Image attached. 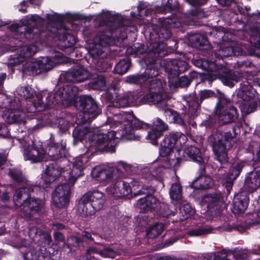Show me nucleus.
I'll return each instance as SVG.
<instances>
[{
    "label": "nucleus",
    "mask_w": 260,
    "mask_h": 260,
    "mask_svg": "<svg viewBox=\"0 0 260 260\" xmlns=\"http://www.w3.org/2000/svg\"><path fill=\"white\" fill-rule=\"evenodd\" d=\"M108 122L112 127L122 124L123 128L118 131H111L107 134L102 133L98 129L92 131L93 135L89 138V141H92L95 149L99 151H113L118 139L122 141L140 140V137L134 134V128L147 129L150 126L149 124L136 118L132 113L126 112L115 114L112 118L108 119Z\"/></svg>",
    "instance_id": "f257e3e1"
},
{
    "label": "nucleus",
    "mask_w": 260,
    "mask_h": 260,
    "mask_svg": "<svg viewBox=\"0 0 260 260\" xmlns=\"http://www.w3.org/2000/svg\"><path fill=\"white\" fill-rule=\"evenodd\" d=\"M117 168L97 166L91 171L92 177L96 181L104 184H110L106 188L107 192L114 197H128L132 193L129 184L118 179L123 173H132L135 168L130 164L119 161Z\"/></svg>",
    "instance_id": "f03ea898"
},
{
    "label": "nucleus",
    "mask_w": 260,
    "mask_h": 260,
    "mask_svg": "<svg viewBox=\"0 0 260 260\" xmlns=\"http://www.w3.org/2000/svg\"><path fill=\"white\" fill-rule=\"evenodd\" d=\"M66 147V142L62 140L56 144L51 140L45 150L42 146V142L32 141L31 145L24 148L23 157L25 160H29L32 163L56 160L66 156L67 154Z\"/></svg>",
    "instance_id": "7ed1b4c3"
},
{
    "label": "nucleus",
    "mask_w": 260,
    "mask_h": 260,
    "mask_svg": "<svg viewBox=\"0 0 260 260\" xmlns=\"http://www.w3.org/2000/svg\"><path fill=\"white\" fill-rule=\"evenodd\" d=\"M107 25L110 30L99 32L94 38L93 42L89 44L87 48L90 56L94 59L103 58L106 56L105 52L106 47L108 45H120L121 42L125 36L123 35L117 39L112 37V34L116 26H121L123 25L121 21L123 19L121 16L117 15L115 18L108 17Z\"/></svg>",
    "instance_id": "20e7f679"
},
{
    "label": "nucleus",
    "mask_w": 260,
    "mask_h": 260,
    "mask_svg": "<svg viewBox=\"0 0 260 260\" xmlns=\"http://www.w3.org/2000/svg\"><path fill=\"white\" fill-rule=\"evenodd\" d=\"M181 25L180 21H176L174 18H167L161 22V27L159 31H154L150 35V46L145 57L146 63L153 64L157 56H161V51L165 48L163 41L169 38L171 34L170 28L179 27Z\"/></svg>",
    "instance_id": "39448f33"
},
{
    "label": "nucleus",
    "mask_w": 260,
    "mask_h": 260,
    "mask_svg": "<svg viewBox=\"0 0 260 260\" xmlns=\"http://www.w3.org/2000/svg\"><path fill=\"white\" fill-rule=\"evenodd\" d=\"M79 91L78 88L74 85H67L64 87L58 88L53 93H49L46 98L47 102L44 103L42 96L38 95L37 103H33L31 107L27 110L29 112H35L36 110L41 111L46 107H49L52 104H61L68 106L76 100Z\"/></svg>",
    "instance_id": "423d86ee"
},
{
    "label": "nucleus",
    "mask_w": 260,
    "mask_h": 260,
    "mask_svg": "<svg viewBox=\"0 0 260 260\" xmlns=\"http://www.w3.org/2000/svg\"><path fill=\"white\" fill-rule=\"evenodd\" d=\"M188 68L187 63L182 60L173 59L169 61L166 68L168 74L169 83L170 87L175 88L188 86L191 82L192 79L197 78L198 74L192 72L188 76H183L178 78V76L184 72Z\"/></svg>",
    "instance_id": "0eeeda50"
},
{
    "label": "nucleus",
    "mask_w": 260,
    "mask_h": 260,
    "mask_svg": "<svg viewBox=\"0 0 260 260\" xmlns=\"http://www.w3.org/2000/svg\"><path fill=\"white\" fill-rule=\"evenodd\" d=\"M235 133L233 132L221 133L216 132L209 137V141L213 143V149L216 159L221 164L228 160L226 150L232 146L235 141Z\"/></svg>",
    "instance_id": "6e6552de"
},
{
    "label": "nucleus",
    "mask_w": 260,
    "mask_h": 260,
    "mask_svg": "<svg viewBox=\"0 0 260 260\" xmlns=\"http://www.w3.org/2000/svg\"><path fill=\"white\" fill-rule=\"evenodd\" d=\"M104 202V196L102 192L96 190L88 192L81 197L77 210L82 215L91 216L103 208Z\"/></svg>",
    "instance_id": "1a4fd4ad"
},
{
    "label": "nucleus",
    "mask_w": 260,
    "mask_h": 260,
    "mask_svg": "<svg viewBox=\"0 0 260 260\" xmlns=\"http://www.w3.org/2000/svg\"><path fill=\"white\" fill-rule=\"evenodd\" d=\"M237 95L241 99L240 106L243 113L248 114L255 110L257 96L255 90L247 82L241 84V89Z\"/></svg>",
    "instance_id": "9d476101"
},
{
    "label": "nucleus",
    "mask_w": 260,
    "mask_h": 260,
    "mask_svg": "<svg viewBox=\"0 0 260 260\" xmlns=\"http://www.w3.org/2000/svg\"><path fill=\"white\" fill-rule=\"evenodd\" d=\"M47 18L50 23L48 26V29L52 33L56 34L58 39L61 41V46L62 47L68 48L72 47L76 43L75 38L68 32V31L62 26L58 28L55 26H52L51 23L55 25L57 23H60L61 18L59 15L57 14H47Z\"/></svg>",
    "instance_id": "9b49d317"
},
{
    "label": "nucleus",
    "mask_w": 260,
    "mask_h": 260,
    "mask_svg": "<svg viewBox=\"0 0 260 260\" xmlns=\"http://www.w3.org/2000/svg\"><path fill=\"white\" fill-rule=\"evenodd\" d=\"M166 83L161 80L153 79L149 86V93L144 96L141 100L142 104H157L161 102L165 97L164 94Z\"/></svg>",
    "instance_id": "f8f14e48"
},
{
    "label": "nucleus",
    "mask_w": 260,
    "mask_h": 260,
    "mask_svg": "<svg viewBox=\"0 0 260 260\" xmlns=\"http://www.w3.org/2000/svg\"><path fill=\"white\" fill-rule=\"evenodd\" d=\"M59 63V61L55 57H43L40 59L26 63L24 66V71L30 72L32 75H38L51 70Z\"/></svg>",
    "instance_id": "ddd939ff"
},
{
    "label": "nucleus",
    "mask_w": 260,
    "mask_h": 260,
    "mask_svg": "<svg viewBox=\"0 0 260 260\" xmlns=\"http://www.w3.org/2000/svg\"><path fill=\"white\" fill-rule=\"evenodd\" d=\"M81 112L79 116L82 117L81 122H90L91 119L96 117L101 113L94 100L89 96H81Z\"/></svg>",
    "instance_id": "4468645a"
},
{
    "label": "nucleus",
    "mask_w": 260,
    "mask_h": 260,
    "mask_svg": "<svg viewBox=\"0 0 260 260\" xmlns=\"http://www.w3.org/2000/svg\"><path fill=\"white\" fill-rule=\"evenodd\" d=\"M216 112L221 124L232 122L238 117L236 109L231 105L229 101L224 98L220 100Z\"/></svg>",
    "instance_id": "2eb2a0df"
},
{
    "label": "nucleus",
    "mask_w": 260,
    "mask_h": 260,
    "mask_svg": "<svg viewBox=\"0 0 260 260\" xmlns=\"http://www.w3.org/2000/svg\"><path fill=\"white\" fill-rule=\"evenodd\" d=\"M186 139L185 136L179 132L172 133L167 135L160 144V155L164 157L170 155L175 145L184 143Z\"/></svg>",
    "instance_id": "dca6fc26"
},
{
    "label": "nucleus",
    "mask_w": 260,
    "mask_h": 260,
    "mask_svg": "<svg viewBox=\"0 0 260 260\" xmlns=\"http://www.w3.org/2000/svg\"><path fill=\"white\" fill-rule=\"evenodd\" d=\"M71 193V185L69 184L58 185L52 193L54 205L58 208L66 207L69 204Z\"/></svg>",
    "instance_id": "f3484780"
},
{
    "label": "nucleus",
    "mask_w": 260,
    "mask_h": 260,
    "mask_svg": "<svg viewBox=\"0 0 260 260\" xmlns=\"http://www.w3.org/2000/svg\"><path fill=\"white\" fill-rule=\"evenodd\" d=\"M38 48L35 45L20 46L13 49L16 53L11 55L9 58V64L11 66H16L23 62L25 60L35 54Z\"/></svg>",
    "instance_id": "a211bd4d"
},
{
    "label": "nucleus",
    "mask_w": 260,
    "mask_h": 260,
    "mask_svg": "<svg viewBox=\"0 0 260 260\" xmlns=\"http://www.w3.org/2000/svg\"><path fill=\"white\" fill-rule=\"evenodd\" d=\"M31 21L30 23H28L31 25V27L25 25H20L17 24H14L10 26V29L17 33L22 34L23 31H25L24 36L28 39H34L39 36V29L37 27H35L36 22L41 20L40 17L38 15H31L29 17Z\"/></svg>",
    "instance_id": "6ab92c4d"
},
{
    "label": "nucleus",
    "mask_w": 260,
    "mask_h": 260,
    "mask_svg": "<svg viewBox=\"0 0 260 260\" xmlns=\"http://www.w3.org/2000/svg\"><path fill=\"white\" fill-rule=\"evenodd\" d=\"M44 204V202L39 199L29 197L20 205L21 216L25 218L30 217L41 211Z\"/></svg>",
    "instance_id": "aec40b11"
},
{
    "label": "nucleus",
    "mask_w": 260,
    "mask_h": 260,
    "mask_svg": "<svg viewBox=\"0 0 260 260\" xmlns=\"http://www.w3.org/2000/svg\"><path fill=\"white\" fill-rule=\"evenodd\" d=\"M83 157L77 158L72 164V169L70 166L69 169H64L63 172L64 179L73 185L78 178L83 175Z\"/></svg>",
    "instance_id": "412c9836"
},
{
    "label": "nucleus",
    "mask_w": 260,
    "mask_h": 260,
    "mask_svg": "<svg viewBox=\"0 0 260 260\" xmlns=\"http://www.w3.org/2000/svg\"><path fill=\"white\" fill-rule=\"evenodd\" d=\"M215 94L213 91L208 89L200 91L199 93V100L196 94L192 93L190 94L188 99L187 100L188 105L189 113L192 115H196L200 109V107L202 101L204 100L213 97L215 96Z\"/></svg>",
    "instance_id": "4be33fe9"
},
{
    "label": "nucleus",
    "mask_w": 260,
    "mask_h": 260,
    "mask_svg": "<svg viewBox=\"0 0 260 260\" xmlns=\"http://www.w3.org/2000/svg\"><path fill=\"white\" fill-rule=\"evenodd\" d=\"M63 171H64V168L57 164L49 165L46 169L45 172L42 175L41 182L42 186L47 187L61 175L63 176Z\"/></svg>",
    "instance_id": "5701e85b"
},
{
    "label": "nucleus",
    "mask_w": 260,
    "mask_h": 260,
    "mask_svg": "<svg viewBox=\"0 0 260 260\" xmlns=\"http://www.w3.org/2000/svg\"><path fill=\"white\" fill-rule=\"evenodd\" d=\"M92 74L89 70L83 66L70 69L66 75V79L73 83H82L89 80Z\"/></svg>",
    "instance_id": "b1692460"
},
{
    "label": "nucleus",
    "mask_w": 260,
    "mask_h": 260,
    "mask_svg": "<svg viewBox=\"0 0 260 260\" xmlns=\"http://www.w3.org/2000/svg\"><path fill=\"white\" fill-rule=\"evenodd\" d=\"M243 161L238 162L234 164L230 168L229 174L222 179L221 182L228 192H230L233 184L234 181L239 176L240 172L245 166Z\"/></svg>",
    "instance_id": "393cba45"
},
{
    "label": "nucleus",
    "mask_w": 260,
    "mask_h": 260,
    "mask_svg": "<svg viewBox=\"0 0 260 260\" xmlns=\"http://www.w3.org/2000/svg\"><path fill=\"white\" fill-rule=\"evenodd\" d=\"M138 99L137 95L132 92L125 93L123 95L118 94L107 106L108 111L112 112L113 107H124L133 104Z\"/></svg>",
    "instance_id": "a878e982"
},
{
    "label": "nucleus",
    "mask_w": 260,
    "mask_h": 260,
    "mask_svg": "<svg viewBox=\"0 0 260 260\" xmlns=\"http://www.w3.org/2000/svg\"><path fill=\"white\" fill-rule=\"evenodd\" d=\"M235 43L233 42H223L218 46V49L216 50L215 55L218 58H223L232 55H240L242 53V51L238 46H235Z\"/></svg>",
    "instance_id": "bb28decb"
},
{
    "label": "nucleus",
    "mask_w": 260,
    "mask_h": 260,
    "mask_svg": "<svg viewBox=\"0 0 260 260\" xmlns=\"http://www.w3.org/2000/svg\"><path fill=\"white\" fill-rule=\"evenodd\" d=\"M158 75V72L153 67L147 69L144 74L128 76L126 78L125 81L130 84H142L145 83L149 78H153Z\"/></svg>",
    "instance_id": "cd10ccee"
},
{
    "label": "nucleus",
    "mask_w": 260,
    "mask_h": 260,
    "mask_svg": "<svg viewBox=\"0 0 260 260\" xmlns=\"http://www.w3.org/2000/svg\"><path fill=\"white\" fill-rule=\"evenodd\" d=\"M244 186L250 191H253L260 186V166L246 177Z\"/></svg>",
    "instance_id": "c85d7f7f"
},
{
    "label": "nucleus",
    "mask_w": 260,
    "mask_h": 260,
    "mask_svg": "<svg viewBox=\"0 0 260 260\" xmlns=\"http://www.w3.org/2000/svg\"><path fill=\"white\" fill-rule=\"evenodd\" d=\"M157 199L151 194H147L146 197L141 198L138 201L137 205L142 212L151 211L159 205Z\"/></svg>",
    "instance_id": "c756f323"
},
{
    "label": "nucleus",
    "mask_w": 260,
    "mask_h": 260,
    "mask_svg": "<svg viewBox=\"0 0 260 260\" xmlns=\"http://www.w3.org/2000/svg\"><path fill=\"white\" fill-rule=\"evenodd\" d=\"M249 198L247 193L241 192L235 197L233 205L234 212L236 213L243 212L248 205Z\"/></svg>",
    "instance_id": "7c9ffc66"
},
{
    "label": "nucleus",
    "mask_w": 260,
    "mask_h": 260,
    "mask_svg": "<svg viewBox=\"0 0 260 260\" xmlns=\"http://www.w3.org/2000/svg\"><path fill=\"white\" fill-rule=\"evenodd\" d=\"M87 255L90 257H94V254H99L105 258H114L119 254V252L115 251L110 247H105L102 250H98L94 248H90L87 250Z\"/></svg>",
    "instance_id": "2f4dec72"
},
{
    "label": "nucleus",
    "mask_w": 260,
    "mask_h": 260,
    "mask_svg": "<svg viewBox=\"0 0 260 260\" xmlns=\"http://www.w3.org/2000/svg\"><path fill=\"white\" fill-rule=\"evenodd\" d=\"M183 156L186 159H190L200 164L204 161L200 149L194 146H190L185 148L183 151Z\"/></svg>",
    "instance_id": "473e14b6"
},
{
    "label": "nucleus",
    "mask_w": 260,
    "mask_h": 260,
    "mask_svg": "<svg viewBox=\"0 0 260 260\" xmlns=\"http://www.w3.org/2000/svg\"><path fill=\"white\" fill-rule=\"evenodd\" d=\"M93 132L89 129L87 125H78L73 132V137L74 139V143L80 141L86 138H91L93 135Z\"/></svg>",
    "instance_id": "72a5a7b5"
},
{
    "label": "nucleus",
    "mask_w": 260,
    "mask_h": 260,
    "mask_svg": "<svg viewBox=\"0 0 260 260\" xmlns=\"http://www.w3.org/2000/svg\"><path fill=\"white\" fill-rule=\"evenodd\" d=\"M6 116V120L9 123H24L25 122V114L18 110L12 109L8 111Z\"/></svg>",
    "instance_id": "f704fd0d"
},
{
    "label": "nucleus",
    "mask_w": 260,
    "mask_h": 260,
    "mask_svg": "<svg viewBox=\"0 0 260 260\" xmlns=\"http://www.w3.org/2000/svg\"><path fill=\"white\" fill-rule=\"evenodd\" d=\"M249 34L251 42L256 48L260 49V24L255 23L250 24Z\"/></svg>",
    "instance_id": "c9c22d12"
},
{
    "label": "nucleus",
    "mask_w": 260,
    "mask_h": 260,
    "mask_svg": "<svg viewBox=\"0 0 260 260\" xmlns=\"http://www.w3.org/2000/svg\"><path fill=\"white\" fill-rule=\"evenodd\" d=\"M32 191L31 186L24 187L16 190L14 196V201L16 205L18 206L21 200L24 202L25 200L29 199L30 192Z\"/></svg>",
    "instance_id": "e433bc0d"
},
{
    "label": "nucleus",
    "mask_w": 260,
    "mask_h": 260,
    "mask_svg": "<svg viewBox=\"0 0 260 260\" xmlns=\"http://www.w3.org/2000/svg\"><path fill=\"white\" fill-rule=\"evenodd\" d=\"M169 194L172 202L177 204L182 200V187L179 183H174L170 189Z\"/></svg>",
    "instance_id": "4c0bfd02"
},
{
    "label": "nucleus",
    "mask_w": 260,
    "mask_h": 260,
    "mask_svg": "<svg viewBox=\"0 0 260 260\" xmlns=\"http://www.w3.org/2000/svg\"><path fill=\"white\" fill-rule=\"evenodd\" d=\"M241 77V74L237 72H225L222 76V81L226 85L232 87L233 82H238Z\"/></svg>",
    "instance_id": "58836bf2"
},
{
    "label": "nucleus",
    "mask_w": 260,
    "mask_h": 260,
    "mask_svg": "<svg viewBox=\"0 0 260 260\" xmlns=\"http://www.w3.org/2000/svg\"><path fill=\"white\" fill-rule=\"evenodd\" d=\"M198 182H199V186L196 185L195 187L197 188L207 189L213 185V181L209 176H199L194 180L193 183Z\"/></svg>",
    "instance_id": "ea45409f"
},
{
    "label": "nucleus",
    "mask_w": 260,
    "mask_h": 260,
    "mask_svg": "<svg viewBox=\"0 0 260 260\" xmlns=\"http://www.w3.org/2000/svg\"><path fill=\"white\" fill-rule=\"evenodd\" d=\"M131 187L132 189V193H133L135 196L147 194V191H146L149 189L148 186L145 187L139 181L137 180H134L132 182V187L131 186Z\"/></svg>",
    "instance_id": "a19ab883"
},
{
    "label": "nucleus",
    "mask_w": 260,
    "mask_h": 260,
    "mask_svg": "<svg viewBox=\"0 0 260 260\" xmlns=\"http://www.w3.org/2000/svg\"><path fill=\"white\" fill-rule=\"evenodd\" d=\"M163 133L157 128H153L148 132L146 138L153 145H157L158 139L162 136Z\"/></svg>",
    "instance_id": "79ce46f5"
},
{
    "label": "nucleus",
    "mask_w": 260,
    "mask_h": 260,
    "mask_svg": "<svg viewBox=\"0 0 260 260\" xmlns=\"http://www.w3.org/2000/svg\"><path fill=\"white\" fill-rule=\"evenodd\" d=\"M130 66V60L125 58L120 60L116 65L114 70L119 74H123L128 70Z\"/></svg>",
    "instance_id": "37998d69"
},
{
    "label": "nucleus",
    "mask_w": 260,
    "mask_h": 260,
    "mask_svg": "<svg viewBox=\"0 0 260 260\" xmlns=\"http://www.w3.org/2000/svg\"><path fill=\"white\" fill-rule=\"evenodd\" d=\"M182 204L180 207V213L184 219L188 218L194 213V210L190 205L186 202H182Z\"/></svg>",
    "instance_id": "c03bdc74"
},
{
    "label": "nucleus",
    "mask_w": 260,
    "mask_h": 260,
    "mask_svg": "<svg viewBox=\"0 0 260 260\" xmlns=\"http://www.w3.org/2000/svg\"><path fill=\"white\" fill-rule=\"evenodd\" d=\"M165 229V225L162 223H156L151 227L147 232V235L150 238H155L160 235Z\"/></svg>",
    "instance_id": "a18cd8bd"
},
{
    "label": "nucleus",
    "mask_w": 260,
    "mask_h": 260,
    "mask_svg": "<svg viewBox=\"0 0 260 260\" xmlns=\"http://www.w3.org/2000/svg\"><path fill=\"white\" fill-rule=\"evenodd\" d=\"M166 114L167 116H168V118L171 122L180 125L184 124V120L176 112L171 110H168L166 111Z\"/></svg>",
    "instance_id": "49530a36"
},
{
    "label": "nucleus",
    "mask_w": 260,
    "mask_h": 260,
    "mask_svg": "<svg viewBox=\"0 0 260 260\" xmlns=\"http://www.w3.org/2000/svg\"><path fill=\"white\" fill-rule=\"evenodd\" d=\"M163 170L162 168L159 167L152 171H145L143 174V177L148 180H152L157 177H159Z\"/></svg>",
    "instance_id": "de8ad7c7"
},
{
    "label": "nucleus",
    "mask_w": 260,
    "mask_h": 260,
    "mask_svg": "<svg viewBox=\"0 0 260 260\" xmlns=\"http://www.w3.org/2000/svg\"><path fill=\"white\" fill-rule=\"evenodd\" d=\"M194 64L200 68L205 70L212 71L214 64L213 62H209L208 61L203 59H198L194 60Z\"/></svg>",
    "instance_id": "09e8293b"
},
{
    "label": "nucleus",
    "mask_w": 260,
    "mask_h": 260,
    "mask_svg": "<svg viewBox=\"0 0 260 260\" xmlns=\"http://www.w3.org/2000/svg\"><path fill=\"white\" fill-rule=\"evenodd\" d=\"M128 53L134 54L136 55H139L146 53V47L142 44H135L134 47L129 48L127 49Z\"/></svg>",
    "instance_id": "8fccbe9b"
},
{
    "label": "nucleus",
    "mask_w": 260,
    "mask_h": 260,
    "mask_svg": "<svg viewBox=\"0 0 260 260\" xmlns=\"http://www.w3.org/2000/svg\"><path fill=\"white\" fill-rule=\"evenodd\" d=\"M152 124L155 127L154 128H157L162 132L169 130V127L168 124L158 117L155 118L153 120Z\"/></svg>",
    "instance_id": "3c124183"
},
{
    "label": "nucleus",
    "mask_w": 260,
    "mask_h": 260,
    "mask_svg": "<svg viewBox=\"0 0 260 260\" xmlns=\"http://www.w3.org/2000/svg\"><path fill=\"white\" fill-rule=\"evenodd\" d=\"M10 175L14 181L17 182H24L25 179L23 176L21 172L17 169H13L10 171Z\"/></svg>",
    "instance_id": "603ef678"
},
{
    "label": "nucleus",
    "mask_w": 260,
    "mask_h": 260,
    "mask_svg": "<svg viewBox=\"0 0 260 260\" xmlns=\"http://www.w3.org/2000/svg\"><path fill=\"white\" fill-rule=\"evenodd\" d=\"M17 92L19 95L26 99L30 98L34 93L31 88L29 86L19 87L17 89Z\"/></svg>",
    "instance_id": "864d4df0"
},
{
    "label": "nucleus",
    "mask_w": 260,
    "mask_h": 260,
    "mask_svg": "<svg viewBox=\"0 0 260 260\" xmlns=\"http://www.w3.org/2000/svg\"><path fill=\"white\" fill-rule=\"evenodd\" d=\"M94 88L97 89H102L106 85V81L102 75H98L96 79L93 82Z\"/></svg>",
    "instance_id": "5fc2aeb1"
},
{
    "label": "nucleus",
    "mask_w": 260,
    "mask_h": 260,
    "mask_svg": "<svg viewBox=\"0 0 260 260\" xmlns=\"http://www.w3.org/2000/svg\"><path fill=\"white\" fill-rule=\"evenodd\" d=\"M210 233V230L208 228H199L190 231L189 233L191 236H199Z\"/></svg>",
    "instance_id": "6e6d98bb"
},
{
    "label": "nucleus",
    "mask_w": 260,
    "mask_h": 260,
    "mask_svg": "<svg viewBox=\"0 0 260 260\" xmlns=\"http://www.w3.org/2000/svg\"><path fill=\"white\" fill-rule=\"evenodd\" d=\"M80 240L79 238L76 236L71 237L68 239V244L67 245V247L70 249H71L70 246H75L76 247L80 245Z\"/></svg>",
    "instance_id": "4d7b16f0"
},
{
    "label": "nucleus",
    "mask_w": 260,
    "mask_h": 260,
    "mask_svg": "<svg viewBox=\"0 0 260 260\" xmlns=\"http://www.w3.org/2000/svg\"><path fill=\"white\" fill-rule=\"evenodd\" d=\"M207 199H208V201L210 202V204L209 205V208L212 207L213 204H216L219 200V196L214 194H210L208 195L207 197Z\"/></svg>",
    "instance_id": "13d9d810"
},
{
    "label": "nucleus",
    "mask_w": 260,
    "mask_h": 260,
    "mask_svg": "<svg viewBox=\"0 0 260 260\" xmlns=\"http://www.w3.org/2000/svg\"><path fill=\"white\" fill-rule=\"evenodd\" d=\"M29 6V1L28 0H23L17 5V8L19 12L23 13L27 12V7Z\"/></svg>",
    "instance_id": "bf43d9fd"
},
{
    "label": "nucleus",
    "mask_w": 260,
    "mask_h": 260,
    "mask_svg": "<svg viewBox=\"0 0 260 260\" xmlns=\"http://www.w3.org/2000/svg\"><path fill=\"white\" fill-rule=\"evenodd\" d=\"M250 10V7H246L245 9L244 10L243 8L239 5H236V8L234 9V12L236 13H239L240 14H242L244 15H249V13H248V11Z\"/></svg>",
    "instance_id": "052dcab7"
},
{
    "label": "nucleus",
    "mask_w": 260,
    "mask_h": 260,
    "mask_svg": "<svg viewBox=\"0 0 260 260\" xmlns=\"http://www.w3.org/2000/svg\"><path fill=\"white\" fill-rule=\"evenodd\" d=\"M235 260H245L247 257V254L244 252L235 253L234 255Z\"/></svg>",
    "instance_id": "680f3d73"
},
{
    "label": "nucleus",
    "mask_w": 260,
    "mask_h": 260,
    "mask_svg": "<svg viewBox=\"0 0 260 260\" xmlns=\"http://www.w3.org/2000/svg\"><path fill=\"white\" fill-rule=\"evenodd\" d=\"M162 7L163 10H158L157 12L161 13L166 12L175 9V8L173 7L171 4H170L169 0L168 1L167 4L166 5H163Z\"/></svg>",
    "instance_id": "e2e57ef3"
},
{
    "label": "nucleus",
    "mask_w": 260,
    "mask_h": 260,
    "mask_svg": "<svg viewBox=\"0 0 260 260\" xmlns=\"http://www.w3.org/2000/svg\"><path fill=\"white\" fill-rule=\"evenodd\" d=\"M207 0H186L187 2L193 6L203 5Z\"/></svg>",
    "instance_id": "0e129e2a"
},
{
    "label": "nucleus",
    "mask_w": 260,
    "mask_h": 260,
    "mask_svg": "<svg viewBox=\"0 0 260 260\" xmlns=\"http://www.w3.org/2000/svg\"><path fill=\"white\" fill-rule=\"evenodd\" d=\"M82 235L83 237L93 241H95V238L98 236L97 234H93V237H92L91 234L87 232H83Z\"/></svg>",
    "instance_id": "69168bd1"
},
{
    "label": "nucleus",
    "mask_w": 260,
    "mask_h": 260,
    "mask_svg": "<svg viewBox=\"0 0 260 260\" xmlns=\"http://www.w3.org/2000/svg\"><path fill=\"white\" fill-rule=\"evenodd\" d=\"M195 38L197 41V42L201 45L202 44H205L207 42L206 38L200 35H197L195 36Z\"/></svg>",
    "instance_id": "338daca9"
},
{
    "label": "nucleus",
    "mask_w": 260,
    "mask_h": 260,
    "mask_svg": "<svg viewBox=\"0 0 260 260\" xmlns=\"http://www.w3.org/2000/svg\"><path fill=\"white\" fill-rule=\"evenodd\" d=\"M54 238L56 241H63L64 239V237L60 233L56 232L54 233Z\"/></svg>",
    "instance_id": "774afa93"
}]
</instances>
